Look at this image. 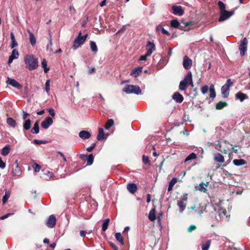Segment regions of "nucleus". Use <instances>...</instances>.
I'll use <instances>...</instances> for the list:
<instances>
[{
	"instance_id": "f257e3e1",
	"label": "nucleus",
	"mask_w": 250,
	"mask_h": 250,
	"mask_svg": "<svg viewBox=\"0 0 250 250\" xmlns=\"http://www.w3.org/2000/svg\"><path fill=\"white\" fill-rule=\"evenodd\" d=\"M213 145L215 146V149L225 154L230 150V146H232V145L230 144L229 142L223 139L218 140Z\"/></svg>"
},
{
	"instance_id": "f03ea898",
	"label": "nucleus",
	"mask_w": 250,
	"mask_h": 250,
	"mask_svg": "<svg viewBox=\"0 0 250 250\" xmlns=\"http://www.w3.org/2000/svg\"><path fill=\"white\" fill-rule=\"evenodd\" d=\"M25 67L29 70H33L38 67V60L33 55H27L24 58Z\"/></svg>"
},
{
	"instance_id": "7ed1b4c3",
	"label": "nucleus",
	"mask_w": 250,
	"mask_h": 250,
	"mask_svg": "<svg viewBox=\"0 0 250 250\" xmlns=\"http://www.w3.org/2000/svg\"><path fill=\"white\" fill-rule=\"evenodd\" d=\"M123 91L126 94H135L139 95L142 93L140 87L139 86L134 85H126L123 89Z\"/></svg>"
},
{
	"instance_id": "20e7f679",
	"label": "nucleus",
	"mask_w": 250,
	"mask_h": 250,
	"mask_svg": "<svg viewBox=\"0 0 250 250\" xmlns=\"http://www.w3.org/2000/svg\"><path fill=\"white\" fill-rule=\"evenodd\" d=\"M87 37V35L86 34L83 36H81V32L79 33V35L74 40L73 42V44L72 46V48L75 50L78 48L79 47L81 46L85 41L86 38Z\"/></svg>"
},
{
	"instance_id": "39448f33",
	"label": "nucleus",
	"mask_w": 250,
	"mask_h": 250,
	"mask_svg": "<svg viewBox=\"0 0 250 250\" xmlns=\"http://www.w3.org/2000/svg\"><path fill=\"white\" fill-rule=\"evenodd\" d=\"M248 41L247 38H243L241 41L239 46V50L241 56H244L247 50Z\"/></svg>"
},
{
	"instance_id": "423d86ee",
	"label": "nucleus",
	"mask_w": 250,
	"mask_h": 250,
	"mask_svg": "<svg viewBox=\"0 0 250 250\" xmlns=\"http://www.w3.org/2000/svg\"><path fill=\"white\" fill-rule=\"evenodd\" d=\"M234 14V11H224L220 12V17L218 19V21L220 22H222L229 18H230L231 16H232Z\"/></svg>"
},
{
	"instance_id": "0eeeda50",
	"label": "nucleus",
	"mask_w": 250,
	"mask_h": 250,
	"mask_svg": "<svg viewBox=\"0 0 250 250\" xmlns=\"http://www.w3.org/2000/svg\"><path fill=\"white\" fill-rule=\"evenodd\" d=\"M11 174L13 176H19L21 174V171L19 167L17 160L11 165Z\"/></svg>"
},
{
	"instance_id": "6e6552de",
	"label": "nucleus",
	"mask_w": 250,
	"mask_h": 250,
	"mask_svg": "<svg viewBox=\"0 0 250 250\" xmlns=\"http://www.w3.org/2000/svg\"><path fill=\"white\" fill-rule=\"evenodd\" d=\"M80 158L82 160L87 161L86 165L87 166H91L94 161V156L92 154H90L88 156L84 154H81L80 155Z\"/></svg>"
},
{
	"instance_id": "1a4fd4ad",
	"label": "nucleus",
	"mask_w": 250,
	"mask_h": 250,
	"mask_svg": "<svg viewBox=\"0 0 250 250\" xmlns=\"http://www.w3.org/2000/svg\"><path fill=\"white\" fill-rule=\"evenodd\" d=\"M192 60L187 56H185L183 58V65L184 68L186 69H190L192 66Z\"/></svg>"
},
{
	"instance_id": "9d476101",
	"label": "nucleus",
	"mask_w": 250,
	"mask_h": 250,
	"mask_svg": "<svg viewBox=\"0 0 250 250\" xmlns=\"http://www.w3.org/2000/svg\"><path fill=\"white\" fill-rule=\"evenodd\" d=\"M56 219L54 215H51L47 219L46 225L50 228H53L56 225Z\"/></svg>"
},
{
	"instance_id": "9b49d317",
	"label": "nucleus",
	"mask_w": 250,
	"mask_h": 250,
	"mask_svg": "<svg viewBox=\"0 0 250 250\" xmlns=\"http://www.w3.org/2000/svg\"><path fill=\"white\" fill-rule=\"evenodd\" d=\"M53 123V119L50 117H47L42 122L41 126L44 129H47Z\"/></svg>"
},
{
	"instance_id": "f8f14e48",
	"label": "nucleus",
	"mask_w": 250,
	"mask_h": 250,
	"mask_svg": "<svg viewBox=\"0 0 250 250\" xmlns=\"http://www.w3.org/2000/svg\"><path fill=\"white\" fill-rule=\"evenodd\" d=\"M146 48L147 50L146 53V55L150 56L152 53L155 50V45L153 42L150 41H148L146 45Z\"/></svg>"
},
{
	"instance_id": "ddd939ff",
	"label": "nucleus",
	"mask_w": 250,
	"mask_h": 250,
	"mask_svg": "<svg viewBox=\"0 0 250 250\" xmlns=\"http://www.w3.org/2000/svg\"><path fill=\"white\" fill-rule=\"evenodd\" d=\"M209 185V182H207L206 183L203 182L201 183L198 186H195V188L196 190H199L201 192L206 193L207 191V188Z\"/></svg>"
},
{
	"instance_id": "4468645a",
	"label": "nucleus",
	"mask_w": 250,
	"mask_h": 250,
	"mask_svg": "<svg viewBox=\"0 0 250 250\" xmlns=\"http://www.w3.org/2000/svg\"><path fill=\"white\" fill-rule=\"evenodd\" d=\"M170 25L171 27L177 28L181 30H183V24H181L177 19L172 20L170 21Z\"/></svg>"
},
{
	"instance_id": "2eb2a0df",
	"label": "nucleus",
	"mask_w": 250,
	"mask_h": 250,
	"mask_svg": "<svg viewBox=\"0 0 250 250\" xmlns=\"http://www.w3.org/2000/svg\"><path fill=\"white\" fill-rule=\"evenodd\" d=\"M173 13L174 15L182 16L184 14V11L181 6L174 5L172 7Z\"/></svg>"
},
{
	"instance_id": "dca6fc26",
	"label": "nucleus",
	"mask_w": 250,
	"mask_h": 250,
	"mask_svg": "<svg viewBox=\"0 0 250 250\" xmlns=\"http://www.w3.org/2000/svg\"><path fill=\"white\" fill-rule=\"evenodd\" d=\"M19 54L18 51L16 49H14L12 50L11 55L9 57L8 61V64L9 65L10 63H11L14 59H17L19 57Z\"/></svg>"
},
{
	"instance_id": "f3484780",
	"label": "nucleus",
	"mask_w": 250,
	"mask_h": 250,
	"mask_svg": "<svg viewBox=\"0 0 250 250\" xmlns=\"http://www.w3.org/2000/svg\"><path fill=\"white\" fill-rule=\"evenodd\" d=\"M213 160L215 162L221 164L225 162L224 157L219 152L216 153L214 154Z\"/></svg>"
},
{
	"instance_id": "a211bd4d",
	"label": "nucleus",
	"mask_w": 250,
	"mask_h": 250,
	"mask_svg": "<svg viewBox=\"0 0 250 250\" xmlns=\"http://www.w3.org/2000/svg\"><path fill=\"white\" fill-rule=\"evenodd\" d=\"M142 67H137L134 68L130 73V75L135 78L137 77L142 71Z\"/></svg>"
},
{
	"instance_id": "6ab92c4d",
	"label": "nucleus",
	"mask_w": 250,
	"mask_h": 250,
	"mask_svg": "<svg viewBox=\"0 0 250 250\" xmlns=\"http://www.w3.org/2000/svg\"><path fill=\"white\" fill-rule=\"evenodd\" d=\"M189 86V83H192V73L190 71L188 72L187 74L185 76L183 80L181 81Z\"/></svg>"
},
{
	"instance_id": "aec40b11",
	"label": "nucleus",
	"mask_w": 250,
	"mask_h": 250,
	"mask_svg": "<svg viewBox=\"0 0 250 250\" xmlns=\"http://www.w3.org/2000/svg\"><path fill=\"white\" fill-rule=\"evenodd\" d=\"M172 98L177 102L178 103H182L184 100V97L179 92H175Z\"/></svg>"
},
{
	"instance_id": "412c9836",
	"label": "nucleus",
	"mask_w": 250,
	"mask_h": 250,
	"mask_svg": "<svg viewBox=\"0 0 250 250\" xmlns=\"http://www.w3.org/2000/svg\"><path fill=\"white\" fill-rule=\"evenodd\" d=\"M235 98L236 99H239L241 102H243L245 99H248V96L246 94L239 91L235 95Z\"/></svg>"
},
{
	"instance_id": "4be33fe9",
	"label": "nucleus",
	"mask_w": 250,
	"mask_h": 250,
	"mask_svg": "<svg viewBox=\"0 0 250 250\" xmlns=\"http://www.w3.org/2000/svg\"><path fill=\"white\" fill-rule=\"evenodd\" d=\"M127 189L130 193L133 194L136 192L137 186L135 184L129 183L127 185Z\"/></svg>"
},
{
	"instance_id": "5701e85b",
	"label": "nucleus",
	"mask_w": 250,
	"mask_h": 250,
	"mask_svg": "<svg viewBox=\"0 0 250 250\" xmlns=\"http://www.w3.org/2000/svg\"><path fill=\"white\" fill-rule=\"evenodd\" d=\"M7 82L9 84L13 86L14 87L20 88L21 87L19 83L14 79L8 78Z\"/></svg>"
},
{
	"instance_id": "b1692460",
	"label": "nucleus",
	"mask_w": 250,
	"mask_h": 250,
	"mask_svg": "<svg viewBox=\"0 0 250 250\" xmlns=\"http://www.w3.org/2000/svg\"><path fill=\"white\" fill-rule=\"evenodd\" d=\"M79 136L83 139H87L91 137V134L87 131L83 130L79 132Z\"/></svg>"
},
{
	"instance_id": "393cba45",
	"label": "nucleus",
	"mask_w": 250,
	"mask_h": 250,
	"mask_svg": "<svg viewBox=\"0 0 250 250\" xmlns=\"http://www.w3.org/2000/svg\"><path fill=\"white\" fill-rule=\"evenodd\" d=\"M29 35V41L32 46H34L36 44V39L33 34L29 30H27Z\"/></svg>"
},
{
	"instance_id": "a878e982",
	"label": "nucleus",
	"mask_w": 250,
	"mask_h": 250,
	"mask_svg": "<svg viewBox=\"0 0 250 250\" xmlns=\"http://www.w3.org/2000/svg\"><path fill=\"white\" fill-rule=\"evenodd\" d=\"M31 121L29 119H27V120H24V122L23 124V128L25 130H28L31 128Z\"/></svg>"
},
{
	"instance_id": "bb28decb",
	"label": "nucleus",
	"mask_w": 250,
	"mask_h": 250,
	"mask_svg": "<svg viewBox=\"0 0 250 250\" xmlns=\"http://www.w3.org/2000/svg\"><path fill=\"white\" fill-rule=\"evenodd\" d=\"M229 88H228V86H225L223 85L221 88V93L223 96V97L225 98H227L228 97L229 95Z\"/></svg>"
},
{
	"instance_id": "cd10ccee",
	"label": "nucleus",
	"mask_w": 250,
	"mask_h": 250,
	"mask_svg": "<svg viewBox=\"0 0 250 250\" xmlns=\"http://www.w3.org/2000/svg\"><path fill=\"white\" fill-rule=\"evenodd\" d=\"M160 31H161L163 34L167 35V36L170 35V33L167 30L165 29L161 24L156 27V31L157 32Z\"/></svg>"
},
{
	"instance_id": "c85d7f7f",
	"label": "nucleus",
	"mask_w": 250,
	"mask_h": 250,
	"mask_svg": "<svg viewBox=\"0 0 250 250\" xmlns=\"http://www.w3.org/2000/svg\"><path fill=\"white\" fill-rule=\"evenodd\" d=\"M155 212H156V211H155V208H152L150 210V211L149 212V215H148V219L151 221H154L156 220V216Z\"/></svg>"
},
{
	"instance_id": "c756f323",
	"label": "nucleus",
	"mask_w": 250,
	"mask_h": 250,
	"mask_svg": "<svg viewBox=\"0 0 250 250\" xmlns=\"http://www.w3.org/2000/svg\"><path fill=\"white\" fill-rule=\"evenodd\" d=\"M228 105V103L226 102L220 101L216 105L215 108L217 110H221L226 107Z\"/></svg>"
},
{
	"instance_id": "7c9ffc66",
	"label": "nucleus",
	"mask_w": 250,
	"mask_h": 250,
	"mask_svg": "<svg viewBox=\"0 0 250 250\" xmlns=\"http://www.w3.org/2000/svg\"><path fill=\"white\" fill-rule=\"evenodd\" d=\"M40 128L39 121H37L34 124L33 128L31 130V132L33 134H38L39 132Z\"/></svg>"
},
{
	"instance_id": "2f4dec72",
	"label": "nucleus",
	"mask_w": 250,
	"mask_h": 250,
	"mask_svg": "<svg viewBox=\"0 0 250 250\" xmlns=\"http://www.w3.org/2000/svg\"><path fill=\"white\" fill-rule=\"evenodd\" d=\"M98 131V134L97 136V139L99 141H103L104 139V129L102 128H99Z\"/></svg>"
},
{
	"instance_id": "473e14b6",
	"label": "nucleus",
	"mask_w": 250,
	"mask_h": 250,
	"mask_svg": "<svg viewBox=\"0 0 250 250\" xmlns=\"http://www.w3.org/2000/svg\"><path fill=\"white\" fill-rule=\"evenodd\" d=\"M233 164L236 166H241L246 164V162L243 159H234L233 160Z\"/></svg>"
},
{
	"instance_id": "72a5a7b5",
	"label": "nucleus",
	"mask_w": 250,
	"mask_h": 250,
	"mask_svg": "<svg viewBox=\"0 0 250 250\" xmlns=\"http://www.w3.org/2000/svg\"><path fill=\"white\" fill-rule=\"evenodd\" d=\"M177 179L176 178H173L169 183L168 187L167 188L168 191H170L172 190L173 187L174 185L177 183Z\"/></svg>"
},
{
	"instance_id": "f704fd0d",
	"label": "nucleus",
	"mask_w": 250,
	"mask_h": 250,
	"mask_svg": "<svg viewBox=\"0 0 250 250\" xmlns=\"http://www.w3.org/2000/svg\"><path fill=\"white\" fill-rule=\"evenodd\" d=\"M10 38L12 41V44L10 45L11 48H14L18 46V43L16 41L15 36L13 32L10 33Z\"/></svg>"
},
{
	"instance_id": "c9c22d12",
	"label": "nucleus",
	"mask_w": 250,
	"mask_h": 250,
	"mask_svg": "<svg viewBox=\"0 0 250 250\" xmlns=\"http://www.w3.org/2000/svg\"><path fill=\"white\" fill-rule=\"evenodd\" d=\"M6 122L9 125L12 127H15L17 125L16 121L11 117L7 118Z\"/></svg>"
},
{
	"instance_id": "e433bc0d",
	"label": "nucleus",
	"mask_w": 250,
	"mask_h": 250,
	"mask_svg": "<svg viewBox=\"0 0 250 250\" xmlns=\"http://www.w3.org/2000/svg\"><path fill=\"white\" fill-rule=\"evenodd\" d=\"M10 146L9 145L5 146L1 150V154L3 156H7L10 152Z\"/></svg>"
},
{
	"instance_id": "4c0bfd02",
	"label": "nucleus",
	"mask_w": 250,
	"mask_h": 250,
	"mask_svg": "<svg viewBox=\"0 0 250 250\" xmlns=\"http://www.w3.org/2000/svg\"><path fill=\"white\" fill-rule=\"evenodd\" d=\"M116 240L122 245H124V241L123 236L120 232H117L115 235Z\"/></svg>"
},
{
	"instance_id": "58836bf2",
	"label": "nucleus",
	"mask_w": 250,
	"mask_h": 250,
	"mask_svg": "<svg viewBox=\"0 0 250 250\" xmlns=\"http://www.w3.org/2000/svg\"><path fill=\"white\" fill-rule=\"evenodd\" d=\"M197 155L195 153H190L188 156L185 159L184 162L186 163L188 161H191L192 160H194L196 159Z\"/></svg>"
},
{
	"instance_id": "ea45409f",
	"label": "nucleus",
	"mask_w": 250,
	"mask_h": 250,
	"mask_svg": "<svg viewBox=\"0 0 250 250\" xmlns=\"http://www.w3.org/2000/svg\"><path fill=\"white\" fill-rule=\"evenodd\" d=\"M109 222L110 220L109 218L104 219L103 221L102 229L103 231H105L107 229Z\"/></svg>"
},
{
	"instance_id": "a19ab883",
	"label": "nucleus",
	"mask_w": 250,
	"mask_h": 250,
	"mask_svg": "<svg viewBox=\"0 0 250 250\" xmlns=\"http://www.w3.org/2000/svg\"><path fill=\"white\" fill-rule=\"evenodd\" d=\"M5 195L3 196L2 198V204H4L6 203L8 199L10 197V192L7 191V190H5Z\"/></svg>"
},
{
	"instance_id": "79ce46f5",
	"label": "nucleus",
	"mask_w": 250,
	"mask_h": 250,
	"mask_svg": "<svg viewBox=\"0 0 250 250\" xmlns=\"http://www.w3.org/2000/svg\"><path fill=\"white\" fill-rule=\"evenodd\" d=\"M90 45L92 51H93L95 54L98 51V48L96 43L93 41H91L90 42Z\"/></svg>"
},
{
	"instance_id": "37998d69",
	"label": "nucleus",
	"mask_w": 250,
	"mask_h": 250,
	"mask_svg": "<svg viewBox=\"0 0 250 250\" xmlns=\"http://www.w3.org/2000/svg\"><path fill=\"white\" fill-rule=\"evenodd\" d=\"M209 97L211 98H214L216 96V93L214 89V87L213 85H210L209 87Z\"/></svg>"
},
{
	"instance_id": "c03bdc74",
	"label": "nucleus",
	"mask_w": 250,
	"mask_h": 250,
	"mask_svg": "<svg viewBox=\"0 0 250 250\" xmlns=\"http://www.w3.org/2000/svg\"><path fill=\"white\" fill-rule=\"evenodd\" d=\"M42 66L43 68L45 73H47L49 70V68L47 67V62L45 59H43L41 62Z\"/></svg>"
},
{
	"instance_id": "a18cd8bd",
	"label": "nucleus",
	"mask_w": 250,
	"mask_h": 250,
	"mask_svg": "<svg viewBox=\"0 0 250 250\" xmlns=\"http://www.w3.org/2000/svg\"><path fill=\"white\" fill-rule=\"evenodd\" d=\"M114 125V121L113 119H109L106 122L104 127L106 129H109L112 126H113Z\"/></svg>"
},
{
	"instance_id": "49530a36",
	"label": "nucleus",
	"mask_w": 250,
	"mask_h": 250,
	"mask_svg": "<svg viewBox=\"0 0 250 250\" xmlns=\"http://www.w3.org/2000/svg\"><path fill=\"white\" fill-rule=\"evenodd\" d=\"M218 5L219 7L220 12L221 11H226V5L225 4L221 1H219L218 2Z\"/></svg>"
},
{
	"instance_id": "de8ad7c7",
	"label": "nucleus",
	"mask_w": 250,
	"mask_h": 250,
	"mask_svg": "<svg viewBox=\"0 0 250 250\" xmlns=\"http://www.w3.org/2000/svg\"><path fill=\"white\" fill-rule=\"evenodd\" d=\"M188 86L186 83H184L183 82L181 81L179 84V88L181 91L186 90Z\"/></svg>"
},
{
	"instance_id": "09e8293b",
	"label": "nucleus",
	"mask_w": 250,
	"mask_h": 250,
	"mask_svg": "<svg viewBox=\"0 0 250 250\" xmlns=\"http://www.w3.org/2000/svg\"><path fill=\"white\" fill-rule=\"evenodd\" d=\"M177 205L181 209V212L184 211L186 208V205L182 201H179L177 202Z\"/></svg>"
},
{
	"instance_id": "8fccbe9b",
	"label": "nucleus",
	"mask_w": 250,
	"mask_h": 250,
	"mask_svg": "<svg viewBox=\"0 0 250 250\" xmlns=\"http://www.w3.org/2000/svg\"><path fill=\"white\" fill-rule=\"evenodd\" d=\"M210 245V241H208L207 242L202 245V250H208Z\"/></svg>"
},
{
	"instance_id": "3c124183",
	"label": "nucleus",
	"mask_w": 250,
	"mask_h": 250,
	"mask_svg": "<svg viewBox=\"0 0 250 250\" xmlns=\"http://www.w3.org/2000/svg\"><path fill=\"white\" fill-rule=\"evenodd\" d=\"M50 81L48 79L46 81L45 83V90L47 93H49L50 91Z\"/></svg>"
},
{
	"instance_id": "603ef678",
	"label": "nucleus",
	"mask_w": 250,
	"mask_h": 250,
	"mask_svg": "<svg viewBox=\"0 0 250 250\" xmlns=\"http://www.w3.org/2000/svg\"><path fill=\"white\" fill-rule=\"evenodd\" d=\"M194 22L193 21H188V22H183V30L185 31L184 28L188 26L189 25H192L194 24Z\"/></svg>"
},
{
	"instance_id": "864d4df0",
	"label": "nucleus",
	"mask_w": 250,
	"mask_h": 250,
	"mask_svg": "<svg viewBox=\"0 0 250 250\" xmlns=\"http://www.w3.org/2000/svg\"><path fill=\"white\" fill-rule=\"evenodd\" d=\"M33 143L36 145H41L46 144L47 143V142L46 141H42L35 139L33 141Z\"/></svg>"
},
{
	"instance_id": "5fc2aeb1",
	"label": "nucleus",
	"mask_w": 250,
	"mask_h": 250,
	"mask_svg": "<svg viewBox=\"0 0 250 250\" xmlns=\"http://www.w3.org/2000/svg\"><path fill=\"white\" fill-rule=\"evenodd\" d=\"M233 85V83L231 82V79H229L227 80L226 83L224 85L225 86H226L228 88H229L230 86H232Z\"/></svg>"
},
{
	"instance_id": "6e6d98bb",
	"label": "nucleus",
	"mask_w": 250,
	"mask_h": 250,
	"mask_svg": "<svg viewBox=\"0 0 250 250\" xmlns=\"http://www.w3.org/2000/svg\"><path fill=\"white\" fill-rule=\"evenodd\" d=\"M190 94L192 95L191 97H195L198 95V89L195 88L193 89L191 92Z\"/></svg>"
},
{
	"instance_id": "4d7b16f0",
	"label": "nucleus",
	"mask_w": 250,
	"mask_h": 250,
	"mask_svg": "<svg viewBox=\"0 0 250 250\" xmlns=\"http://www.w3.org/2000/svg\"><path fill=\"white\" fill-rule=\"evenodd\" d=\"M201 92L203 94H205L206 93H207L208 90V85H204L203 86L202 88H201Z\"/></svg>"
},
{
	"instance_id": "13d9d810",
	"label": "nucleus",
	"mask_w": 250,
	"mask_h": 250,
	"mask_svg": "<svg viewBox=\"0 0 250 250\" xmlns=\"http://www.w3.org/2000/svg\"><path fill=\"white\" fill-rule=\"evenodd\" d=\"M143 162L145 164H149V158L147 156L145 155L143 156L142 158Z\"/></svg>"
},
{
	"instance_id": "bf43d9fd",
	"label": "nucleus",
	"mask_w": 250,
	"mask_h": 250,
	"mask_svg": "<svg viewBox=\"0 0 250 250\" xmlns=\"http://www.w3.org/2000/svg\"><path fill=\"white\" fill-rule=\"evenodd\" d=\"M188 200V194L186 193H184L183 194V195L181 196V198L180 200V201H182V202H184V201H187Z\"/></svg>"
},
{
	"instance_id": "052dcab7",
	"label": "nucleus",
	"mask_w": 250,
	"mask_h": 250,
	"mask_svg": "<svg viewBox=\"0 0 250 250\" xmlns=\"http://www.w3.org/2000/svg\"><path fill=\"white\" fill-rule=\"evenodd\" d=\"M33 167L34 168L35 171H36V172L40 171V169L41 168V166L37 164H35L33 165Z\"/></svg>"
},
{
	"instance_id": "680f3d73",
	"label": "nucleus",
	"mask_w": 250,
	"mask_h": 250,
	"mask_svg": "<svg viewBox=\"0 0 250 250\" xmlns=\"http://www.w3.org/2000/svg\"><path fill=\"white\" fill-rule=\"evenodd\" d=\"M29 116H30V114H29L24 111L22 112V118L23 120H27V117H28Z\"/></svg>"
},
{
	"instance_id": "e2e57ef3",
	"label": "nucleus",
	"mask_w": 250,
	"mask_h": 250,
	"mask_svg": "<svg viewBox=\"0 0 250 250\" xmlns=\"http://www.w3.org/2000/svg\"><path fill=\"white\" fill-rule=\"evenodd\" d=\"M13 214H14V213H7L6 214H5V215H4L3 216H1L0 217V220H4V219L8 218L10 216L13 215Z\"/></svg>"
},
{
	"instance_id": "0e129e2a",
	"label": "nucleus",
	"mask_w": 250,
	"mask_h": 250,
	"mask_svg": "<svg viewBox=\"0 0 250 250\" xmlns=\"http://www.w3.org/2000/svg\"><path fill=\"white\" fill-rule=\"evenodd\" d=\"M48 112L52 117H54L55 115V112L54 109L51 108L48 110Z\"/></svg>"
},
{
	"instance_id": "69168bd1",
	"label": "nucleus",
	"mask_w": 250,
	"mask_h": 250,
	"mask_svg": "<svg viewBox=\"0 0 250 250\" xmlns=\"http://www.w3.org/2000/svg\"><path fill=\"white\" fill-rule=\"evenodd\" d=\"M149 57V56H147L146 55V54L145 55H142L139 60L140 61H146V59H147V57Z\"/></svg>"
},
{
	"instance_id": "338daca9",
	"label": "nucleus",
	"mask_w": 250,
	"mask_h": 250,
	"mask_svg": "<svg viewBox=\"0 0 250 250\" xmlns=\"http://www.w3.org/2000/svg\"><path fill=\"white\" fill-rule=\"evenodd\" d=\"M5 163L2 161V158L0 157V168H4L5 167Z\"/></svg>"
},
{
	"instance_id": "774afa93",
	"label": "nucleus",
	"mask_w": 250,
	"mask_h": 250,
	"mask_svg": "<svg viewBox=\"0 0 250 250\" xmlns=\"http://www.w3.org/2000/svg\"><path fill=\"white\" fill-rule=\"evenodd\" d=\"M95 147V144L93 143L92 145V146L86 148V150L88 152H91L92 151V150Z\"/></svg>"
}]
</instances>
